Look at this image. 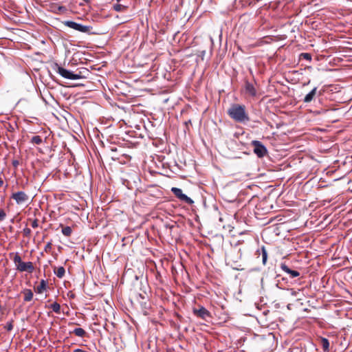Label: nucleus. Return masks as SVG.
Returning <instances> with one entry per match:
<instances>
[{
    "label": "nucleus",
    "instance_id": "obj_25",
    "mask_svg": "<svg viewBox=\"0 0 352 352\" xmlns=\"http://www.w3.org/2000/svg\"><path fill=\"white\" fill-rule=\"evenodd\" d=\"M6 214L3 209L0 208V221L6 218Z\"/></svg>",
    "mask_w": 352,
    "mask_h": 352
},
{
    "label": "nucleus",
    "instance_id": "obj_12",
    "mask_svg": "<svg viewBox=\"0 0 352 352\" xmlns=\"http://www.w3.org/2000/svg\"><path fill=\"white\" fill-rule=\"evenodd\" d=\"M22 293L24 294V301L29 302L32 300L34 294L31 289H25Z\"/></svg>",
    "mask_w": 352,
    "mask_h": 352
},
{
    "label": "nucleus",
    "instance_id": "obj_4",
    "mask_svg": "<svg viewBox=\"0 0 352 352\" xmlns=\"http://www.w3.org/2000/svg\"><path fill=\"white\" fill-rule=\"evenodd\" d=\"M251 145L253 146V151L256 155L259 157H263L267 154V150L266 147L258 140H253L251 142Z\"/></svg>",
    "mask_w": 352,
    "mask_h": 352
},
{
    "label": "nucleus",
    "instance_id": "obj_22",
    "mask_svg": "<svg viewBox=\"0 0 352 352\" xmlns=\"http://www.w3.org/2000/svg\"><path fill=\"white\" fill-rule=\"evenodd\" d=\"M52 249V241L48 242L44 248V251L47 253H50Z\"/></svg>",
    "mask_w": 352,
    "mask_h": 352
},
{
    "label": "nucleus",
    "instance_id": "obj_15",
    "mask_svg": "<svg viewBox=\"0 0 352 352\" xmlns=\"http://www.w3.org/2000/svg\"><path fill=\"white\" fill-rule=\"evenodd\" d=\"M54 274L57 277L61 278L65 276V270L63 267L60 266L54 270Z\"/></svg>",
    "mask_w": 352,
    "mask_h": 352
},
{
    "label": "nucleus",
    "instance_id": "obj_24",
    "mask_svg": "<svg viewBox=\"0 0 352 352\" xmlns=\"http://www.w3.org/2000/svg\"><path fill=\"white\" fill-rule=\"evenodd\" d=\"M31 232H32V231L29 228L26 227L23 230V234H24V236H25L27 237L30 236Z\"/></svg>",
    "mask_w": 352,
    "mask_h": 352
},
{
    "label": "nucleus",
    "instance_id": "obj_23",
    "mask_svg": "<svg viewBox=\"0 0 352 352\" xmlns=\"http://www.w3.org/2000/svg\"><path fill=\"white\" fill-rule=\"evenodd\" d=\"M5 328L6 329V330L8 331H10L13 329V320H12L11 321L7 322Z\"/></svg>",
    "mask_w": 352,
    "mask_h": 352
},
{
    "label": "nucleus",
    "instance_id": "obj_28",
    "mask_svg": "<svg viewBox=\"0 0 352 352\" xmlns=\"http://www.w3.org/2000/svg\"><path fill=\"white\" fill-rule=\"evenodd\" d=\"M12 164L14 168H17L18 166L19 165V160H14L12 161Z\"/></svg>",
    "mask_w": 352,
    "mask_h": 352
},
{
    "label": "nucleus",
    "instance_id": "obj_13",
    "mask_svg": "<svg viewBox=\"0 0 352 352\" xmlns=\"http://www.w3.org/2000/svg\"><path fill=\"white\" fill-rule=\"evenodd\" d=\"M47 287V282L45 280H41L40 282V284L35 289L36 292L38 294H42L44 290L46 289Z\"/></svg>",
    "mask_w": 352,
    "mask_h": 352
},
{
    "label": "nucleus",
    "instance_id": "obj_32",
    "mask_svg": "<svg viewBox=\"0 0 352 352\" xmlns=\"http://www.w3.org/2000/svg\"><path fill=\"white\" fill-rule=\"evenodd\" d=\"M83 1H85V3H89L91 0H82Z\"/></svg>",
    "mask_w": 352,
    "mask_h": 352
},
{
    "label": "nucleus",
    "instance_id": "obj_3",
    "mask_svg": "<svg viewBox=\"0 0 352 352\" xmlns=\"http://www.w3.org/2000/svg\"><path fill=\"white\" fill-rule=\"evenodd\" d=\"M13 261L16 266V270L20 272H28L32 273L34 270V265L32 262H23L21 256L18 253H16L13 257Z\"/></svg>",
    "mask_w": 352,
    "mask_h": 352
},
{
    "label": "nucleus",
    "instance_id": "obj_8",
    "mask_svg": "<svg viewBox=\"0 0 352 352\" xmlns=\"http://www.w3.org/2000/svg\"><path fill=\"white\" fill-rule=\"evenodd\" d=\"M193 314L196 316H197L203 320H207L208 318H210L211 316L209 311H208L204 307H201L199 309H193Z\"/></svg>",
    "mask_w": 352,
    "mask_h": 352
},
{
    "label": "nucleus",
    "instance_id": "obj_7",
    "mask_svg": "<svg viewBox=\"0 0 352 352\" xmlns=\"http://www.w3.org/2000/svg\"><path fill=\"white\" fill-rule=\"evenodd\" d=\"M11 198L13 199L17 204H23L29 199L28 195L23 191H18L12 193Z\"/></svg>",
    "mask_w": 352,
    "mask_h": 352
},
{
    "label": "nucleus",
    "instance_id": "obj_19",
    "mask_svg": "<svg viewBox=\"0 0 352 352\" xmlns=\"http://www.w3.org/2000/svg\"><path fill=\"white\" fill-rule=\"evenodd\" d=\"M31 142L38 145L43 142V140L41 136L35 135L32 138Z\"/></svg>",
    "mask_w": 352,
    "mask_h": 352
},
{
    "label": "nucleus",
    "instance_id": "obj_16",
    "mask_svg": "<svg viewBox=\"0 0 352 352\" xmlns=\"http://www.w3.org/2000/svg\"><path fill=\"white\" fill-rule=\"evenodd\" d=\"M73 333L78 337H84L87 333L82 328H76L74 329Z\"/></svg>",
    "mask_w": 352,
    "mask_h": 352
},
{
    "label": "nucleus",
    "instance_id": "obj_1",
    "mask_svg": "<svg viewBox=\"0 0 352 352\" xmlns=\"http://www.w3.org/2000/svg\"><path fill=\"white\" fill-rule=\"evenodd\" d=\"M228 114L234 121L243 123L250 120L245 107L243 104H233L228 110Z\"/></svg>",
    "mask_w": 352,
    "mask_h": 352
},
{
    "label": "nucleus",
    "instance_id": "obj_20",
    "mask_svg": "<svg viewBox=\"0 0 352 352\" xmlns=\"http://www.w3.org/2000/svg\"><path fill=\"white\" fill-rule=\"evenodd\" d=\"M51 308L52 309V310H53L55 313H56V314H60V305H59L58 302H55L52 303V304L51 305Z\"/></svg>",
    "mask_w": 352,
    "mask_h": 352
},
{
    "label": "nucleus",
    "instance_id": "obj_5",
    "mask_svg": "<svg viewBox=\"0 0 352 352\" xmlns=\"http://www.w3.org/2000/svg\"><path fill=\"white\" fill-rule=\"evenodd\" d=\"M65 25L70 28H72L75 30H77L78 32H89L91 30V27L90 26H87V25H83L82 24H80V23H78L76 22H74V21H65Z\"/></svg>",
    "mask_w": 352,
    "mask_h": 352
},
{
    "label": "nucleus",
    "instance_id": "obj_6",
    "mask_svg": "<svg viewBox=\"0 0 352 352\" xmlns=\"http://www.w3.org/2000/svg\"><path fill=\"white\" fill-rule=\"evenodd\" d=\"M171 192L175 195V196L178 198L180 201H182L188 204H193V201L188 197L187 195L182 192V189L176 187H173L171 188Z\"/></svg>",
    "mask_w": 352,
    "mask_h": 352
},
{
    "label": "nucleus",
    "instance_id": "obj_27",
    "mask_svg": "<svg viewBox=\"0 0 352 352\" xmlns=\"http://www.w3.org/2000/svg\"><path fill=\"white\" fill-rule=\"evenodd\" d=\"M302 56L307 60H311V55L308 53H303L302 54Z\"/></svg>",
    "mask_w": 352,
    "mask_h": 352
},
{
    "label": "nucleus",
    "instance_id": "obj_31",
    "mask_svg": "<svg viewBox=\"0 0 352 352\" xmlns=\"http://www.w3.org/2000/svg\"><path fill=\"white\" fill-rule=\"evenodd\" d=\"M297 293H298L297 292L294 291V290H292V294L293 296H296Z\"/></svg>",
    "mask_w": 352,
    "mask_h": 352
},
{
    "label": "nucleus",
    "instance_id": "obj_9",
    "mask_svg": "<svg viewBox=\"0 0 352 352\" xmlns=\"http://www.w3.org/2000/svg\"><path fill=\"white\" fill-rule=\"evenodd\" d=\"M280 268L283 271L287 273L290 278H295L300 275V273L298 271L291 270L285 263H281Z\"/></svg>",
    "mask_w": 352,
    "mask_h": 352
},
{
    "label": "nucleus",
    "instance_id": "obj_21",
    "mask_svg": "<svg viewBox=\"0 0 352 352\" xmlns=\"http://www.w3.org/2000/svg\"><path fill=\"white\" fill-rule=\"evenodd\" d=\"M262 261L264 265H265L267 259V252L265 250V247H263L262 249Z\"/></svg>",
    "mask_w": 352,
    "mask_h": 352
},
{
    "label": "nucleus",
    "instance_id": "obj_29",
    "mask_svg": "<svg viewBox=\"0 0 352 352\" xmlns=\"http://www.w3.org/2000/svg\"><path fill=\"white\" fill-rule=\"evenodd\" d=\"M73 352H85V351L80 349H76Z\"/></svg>",
    "mask_w": 352,
    "mask_h": 352
},
{
    "label": "nucleus",
    "instance_id": "obj_14",
    "mask_svg": "<svg viewBox=\"0 0 352 352\" xmlns=\"http://www.w3.org/2000/svg\"><path fill=\"white\" fill-rule=\"evenodd\" d=\"M320 344L322 347V349L324 351L327 352L329 351V342L328 339L325 338H320Z\"/></svg>",
    "mask_w": 352,
    "mask_h": 352
},
{
    "label": "nucleus",
    "instance_id": "obj_10",
    "mask_svg": "<svg viewBox=\"0 0 352 352\" xmlns=\"http://www.w3.org/2000/svg\"><path fill=\"white\" fill-rule=\"evenodd\" d=\"M245 89L246 94L250 96L254 97L256 96V90L254 86L248 81H246L245 83Z\"/></svg>",
    "mask_w": 352,
    "mask_h": 352
},
{
    "label": "nucleus",
    "instance_id": "obj_17",
    "mask_svg": "<svg viewBox=\"0 0 352 352\" xmlns=\"http://www.w3.org/2000/svg\"><path fill=\"white\" fill-rule=\"evenodd\" d=\"M126 8H127L126 6L120 4V3H116V4L113 5V10H116V12H122V11L126 10Z\"/></svg>",
    "mask_w": 352,
    "mask_h": 352
},
{
    "label": "nucleus",
    "instance_id": "obj_30",
    "mask_svg": "<svg viewBox=\"0 0 352 352\" xmlns=\"http://www.w3.org/2000/svg\"><path fill=\"white\" fill-rule=\"evenodd\" d=\"M3 185V180L0 177V187Z\"/></svg>",
    "mask_w": 352,
    "mask_h": 352
},
{
    "label": "nucleus",
    "instance_id": "obj_11",
    "mask_svg": "<svg viewBox=\"0 0 352 352\" xmlns=\"http://www.w3.org/2000/svg\"><path fill=\"white\" fill-rule=\"evenodd\" d=\"M316 94H317V87H314L309 94H307L305 96V98L303 99V102L305 103L311 102L315 98Z\"/></svg>",
    "mask_w": 352,
    "mask_h": 352
},
{
    "label": "nucleus",
    "instance_id": "obj_33",
    "mask_svg": "<svg viewBox=\"0 0 352 352\" xmlns=\"http://www.w3.org/2000/svg\"><path fill=\"white\" fill-rule=\"evenodd\" d=\"M118 2L120 1L121 0H116Z\"/></svg>",
    "mask_w": 352,
    "mask_h": 352
},
{
    "label": "nucleus",
    "instance_id": "obj_18",
    "mask_svg": "<svg viewBox=\"0 0 352 352\" xmlns=\"http://www.w3.org/2000/svg\"><path fill=\"white\" fill-rule=\"evenodd\" d=\"M72 230L69 226H65L62 228V233L65 236H69L72 234Z\"/></svg>",
    "mask_w": 352,
    "mask_h": 352
},
{
    "label": "nucleus",
    "instance_id": "obj_2",
    "mask_svg": "<svg viewBox=\"0 0 352 352\" xmlns=\"http://www.w3.org/2000/svg\"><path fill=\"white\" fill-rule=\"evenodd\" d=\"M54 69L62 77L70 80H78L85 78V73L87 74L89 72L87 69L82 68V71L80 70L77 73H73L72 72L59 66L58 64H55Z\"/></svg>",
    "mask_w": 352,
    "mask_h": 352
},
{
    "label": "nucleus",
    "instance_id": "obj_26",
    "mask_svg": "<svg viewBox=\"0 0 352 352\" xmlns=\"http://www.w3.org/2000/svg\"><path fill=\"white\" fill-rule=\"evenodd\" d=\"M31 226L33 228H36L38 226V219H35L32 220Z\"/></svg>",
    "mask_w": 352,
    "mask_h": 352
}]
</instances>
